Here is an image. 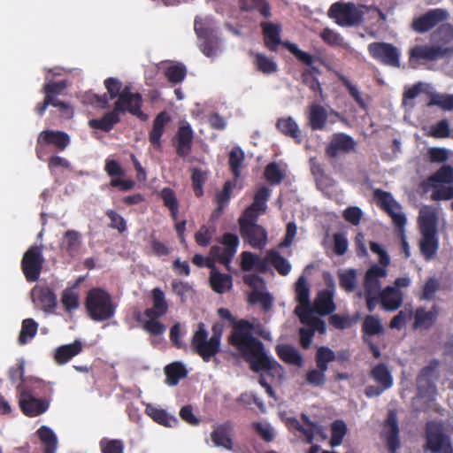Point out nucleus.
I'll return each instance as SVG.
<instances>
[{
  "label": "nucleus",
  "instance_id": "nucleus-1",
  "mask_svg": "<svg viewBox=\"0 0 453 453\" xmlns=\"http://www.w3.org/2000/svg\"><path fill=\"white\" fill-rule=\"evenodd\" d=\"M254 325L247 319L235 322L228 336V343L250 364L254 372H282V366L265 353L263 342L253 335Z\"/></svg>",
  "mask_w": 453,
  "mask_h": 453
},
{
  "label": "nucleus",
  "instance_id": "nucleus-2",
  "mask_svg": "<svg viewBox=\"0 0 453 453\" xmlns=\"http://www.w3.org/2000/svg\"><path fill=\"white\" fill-rule=\"evenodd\" d=\"M104 86L108 93L102 96L96 94L88 96V98L91 101V104H96L99 107L105 109L109 107L110 100L117 98L116 102H119L123 96L122 108H126L128 113L141 120L145 121L148 119V115L142 111L143 100L140 93H132L128 86L122 88L121 81L113 77L107 78L104 81Z\"/></svg>",
  "mask_w": 453,
  "mask_h": 453
},
{
  "label": "nucleus",
  "instance_id": "nucleus-3",
  "mask_svg": "<svg viewBox=\"0 0 453 453\" xmlns=\"http://www.w3.org/2000/svg\"><path fill=\"white\" fill-rule=\"evenodd\" d=\"M152 307L147 308L143 313L135 311L134 319L137 322L142 323V329L153 336H158L165 331V326L158 319L166 314L169 306L165 293L159 288L151 291Z\"/></svg>",
  "mask_w": 453,
  "mask_h": 453
},
{
  "label": "nucleus",
  "instance_id": "nucleus-4",
  "mask_svg": "<svg viewBox=\"0 0 453 453\" xmlns=\"http://www.w3.org/2000/svg\"><path fill=\"white\" fill-rule=\"evenodd\" d=\"M84 305L93 321H105L111 319L117 309L109 292L101 288H93L87 292Z\"/></svg>",
  "mask_w": 453,
  "mask_h": 453
},
{
  "label": "nucleus",
  "instance_id": "nucleus-5",
  "mask_svg": "<svg viewBox=\"0 0 453 453\" xmlns=\"http://www.w3.org/2000/svg\"><path fill=\"white\" fill-rule=\"evenodd\" d=\"M418 219L421 232L420 250L426 259H430L438 249L436 210L431 206L422 207Z\"/></svg>",
  "mask_w": 453,
  "mask_h": 453
},
{
  "label": "nucleus",
  "instance_id": "nucleus-6",
  "mask_svg": "<svg viewBox=\"0 0 453 453\" xmlns=\"http://www.w3.org/2000/svg\"><path fill=\"white\" fill-rule=\"evenodd\" d=\"M194 30L200 42L199 49L206 57L217 54L219 46V38L216 31L215 20L211 16H196Z\"/></svg>",
  "mask_w": 453,
  "mask_h": 453
},
{
  "label": "nucleus",
  "instance_id": "nucleus-7",
  "mask_svg": "<svg viewBox=\"0 0 453 453\" xmlns=\"http://www.w3.org/2000/svg\"><path fill=\"white\" fill-rule=\"evenodd\" d=\"M327 16L340 27H353L362 24L365 12L352 2L338 1L331 4Z\"/></svg>",
  "mask_w": 453,
  "mask_h": 453
},
{
  "label": "nucleus",
  "instance_id": "nucleus-8",
  "mask_svg": "<svg viewBox=\"0 0 453 453\" xmlns=\"http://www.w3.org/2000/svg\"><path fill=\"white\" fill-rule=\"evenodd\" d=\"M191 346L204 362H209L220 350V332L208 339L204 324L201 322L191 339Z\"/></svg>",
  "mask_w": 453,
  "mask_h": 453
},
{
  "label": "nucleus",
  "instance_id": "nucleus-9",
  "mask_svg": "<svg viewBox=\"0 0 453 453\" xmlns=\"http://www.w3.org/2000/svg\"><path fill=\"white\" fill-rule=\"evenodd\" d=\"M453 168L449 165L441 166L425 183L433 189V200H448L453 197Z\"/></svg>",
  "mask_w": 453,
  "mask_h": 453
},
{
  "label": "nucleus",
  "instance_id": "nucleus-10",
  "mask_svg": "<svg viewBox=\"0 0 453 453\" xmlns=\"http://www.w3.org/2000/svg\"><path fill=\"white\" fill-rule=\"evenodd\" d=\"M44 262L42 246L32 245L23 254L20 266L28 282H35L39 280Z\"/></svg>",
  "mask_w": 453,
  "mask_h": 453
},
{
  "label": "nucleus",
  "instance_id": "nucleus-11",
  "mask_svg": "<svg viewBox=\"0 0 453 453\" xmlns=\"http://www.w3.org/2000/svg\"><path fill=\"white\" fill-rule=\"evenodd\" d=\"M373 199L375 203L391 217L395 225L403 232V228L406 223V218L402 211V207L393 198L392 195L377 188L373 191Z\"/></svg>",
  "mask_w": 453,
  "mask_h": 453
},
{
  "label": "nucleus",
  "instance_id": "nucleus-12",
  "mask_svg": "<svg viewBox=\"0 0 453 453\" xmlns=\"http://www.w3.org/2000/svg\"><path fill=\"white\" fill-rule=\"evenodd\" d=\"M16 388L19 393V407L26 416L35 417L48 410L49 402L35 397L23 383H19Z\"/></svg>",
  "mask_w": 453,
  "mask_h": 453
},
{
  "label": "nucleus",
  "instance_id": "nucleus-13",
  "mask_svg": "<svg viewBox=\"0 0 453 453\" xmlns=\"http://www.w3.org/2000/svg\"><path fill=\"white\" fill-rule=\"evenodd\" d=\"M220 242L224 248L213 245L211 247L210 254L224 265L227 270H230L231 261L240 243L239 238L234 234L226 233L222 235Z\"/></svg>",
  "mask_w": 453,
  "mask_h": 453
},
{
  "label": "nucleus",
  "instance_id": "nucleus-14",
  "mask_svg": "<svg viewBox=\"0 0 453 453\" xmlns=\"http://www.w3.org/2000/svg\"><path fill=\"white\" fill-rule=\"evenodd\" d=\"M296 301L298 305L296 307L295 313L300 319L302 323L307 321L311 311V288L305 276L301 275L295 284Z\"/></svg>",
  "mask_w": 453,
  "mask_h": 453
},
{
  "label": "nucleus",
  "instance_id": "nucleus-15",
  "mask_svg": "<svg viewBox=\"0 0 453 453\" xmlns=\"http://www.w3.org/2000/svg\"><path fill=\"white\" fill-rule=\"evenodd\" d=\"M70 143L69 135L63 131L43 130L36 141L35 153L39 159L42 160L45 145H54L58 150L62 151Z\"/></svg>",
  "mask_w": 453,
  "mask_h": 453
},
{
  "label": "nucleus",
  "instance_id": "nucleus-16",
  "mask_svg": "<svg viewBox=\"0 0 453 453\" xmlns=\"http://www.w3.org/2000/svg\"><path fill=\"white\" fill-rule=\"evenodd\" d=\"M426 443L433 453H453L449 438L442 433L441 422L428 423L426 428Z\"/></svg>",
  "mask_w": 453,
  "mask_h": 453
},
{
  "label": "nucleus",
  "instance_id": "nucleus-17",
  "mask_svg": "<svg viewBox=\"0 0 453 453\" xmlns=\"http://www.w3.org/2000/svg\"><path fill=\"white\" fill-rule=\"evenodd\" d=\"M334 282L333 279L326 281V288L318 292L314 300L313 309L320 316L332 314L336 310L334 302Z\"/></svg>",
  "mask_w": 453,
  "mask_h": 453
},
{
  "label": "nucleus",
  "instance_id": "nucleus-18",
  "mask_svg": "<svg viewBox=\"0 0 453 453\" xmlns=\"http://www.w3.org/2000/svg\"><path fill=\"white\" fill-rule=\"evenodd\" d=\"M124 101L123 96L119 102H115L113 109L106 113L100 119H92L88 121V126L93 129H98L104 132H110L113 129L114 126L120 122V113L127 112L126 108L121 107V103Z\"/></svg>",
  "mask_w": 453,
  "mask_h": 453
},
{
  "label": "nucleus",
  "instance_id": "nucleus-19",
  "mask_svg": "<svg viewBox=\"0 0 453 453\" xmlns=\"http://www.w3.org/2000/svg\"><path fill=\"white\" fill-rule=\"evenodd\" d=\"M370 250L377 255L379 265H370V296L373 286V280L377 278H385L388 275L387 267L390 264V257L385 249L376 242H370Z\"/></svg>",
  "mask_w": 453,
  "mask_h": 453
},
{
  "label": "nucleus",
  "instance_id": "nucleus-20",
  "mask_svg": "<svg viewBox=\"0 0 453 453\" xmlns=\"http://www.w3.org/2000/svg\"><path fill=\"white\" fill-rule=\"evenodd\" d=\"M68 86V82L66 80H62L58 81H50L46 82L42 87V93L44 94V100L41 103H38L35 106V112L39 116H42L49 107L50 104H52L55 100H57V96L62 95L64 91L66 89Z\"/></svg>",
  "mask_w": 453,
  "mask_h": 453
},
{
  "label": "nucleus",
  "instance_id": "nucleus-21",
  "mask_svg": "<svg viewBox=\"0 0 453 453\" xmlns=\"http://www.w3.org/2000/svg\"><path fill=\"white\" fill-rule=\"evenodd\" d=\"M370 55L388 65L400 67V53L392 44L384 42L370 43Z\"/></svg>",
  "mask_w": 453,
  "mask_h": 453
},
{
  "label": "nucleus",
  "instance_id": "nucleus-22",
  "mask_svg": "<svg viewBox=\"0 0 453 453\" xmlns=\"http://www.w3.org/2000/svg\"><path fill=\"white\" fill-rule=\"evenodd\" d=\"M242 237L255 249H263L267 242V231L258 224H242L240 228Z\"/></svg>",
  "mask_w": 453,
  "mask_h": 453
},
{
  "label": "nucleus",
  "instance_id": "nucleus-23",
  "mask_svg": "<svg viewBox=\"0 0 453 453\" xmlns=\"http://www.w3.org/2000/svg\"><path fill=\"white\" fill-rule=\"evenodd\" d=\"M194 133L188 123L182 124L179 127L174 135V144L176 153L179 157L185 158L188 157L193 147Z\"/></svg>",
  "mask_w": 453,
  "mask_h": 453
},
{
  "label": "nucleus",
  "instance_id": "nucleus-24",
  "mask_svg": "<svg viewBox=\"0 0 453 453\" xmlns=\"http://www.w3.org/2000/svg\"><path fill=\"white\" fill-rule=\"evenodd\" d=\"M449 13L443 9H434L429 11L425 15L413 20L412 27L418 33H425L440 22L448 19Z\"/></svg>",
  "mask_w": 453,
  "mask_h": 453
},
{
  "label": "nucleus",
  "instance_id": "nucleus-25",
  "mask_svg": "<svg viewBox=\"0 0 453 453\" xmlns=\"http://www.w3.org/2000/svg\"><path fill=\"white\" fill-rule=\"evenodd\" d=\"M234 425L231 421H226L218 425L211 433L210 436L215 447H221L227 450H232Z\"/></svg>",
  "mask_w": 453,
  "mask_h": 453
},
{
  "label": "nucleus",
  "instance_id": "nucleus-26",
  "mask_svg": "<svg viewBox=\"0 0 453 453\" xmlns=\"http://www.w3.org/2000/svg\"><path fill=\"white\" fill-rule=\"evenodd\" d=\"M354 140L342 133L334 134L326 147V153L331 157H336L341 153H349L355 148Z\"/></svg>",
  "mask_w": 453,
  "mask_h": 453
},
{
  "label": "nucleus",
  "instance_id": "nucleus-27",
  "mask_svg": "<svg viewBox=\"0 0 453 453\" xmlns=\"http://www.w3.org/2000/svg\"><path fill=\"white\" fill-rule=\"evenodd\" d=\"M372 377L378 386L374 387L370 385V396L379 395L393 385V379L390 372L384 365L376 366L372 370Z\"/></svg>",
  "mask_w": 453,
  "mask_h": 453
},
{
  "label": "nucleus",
  "instance_id": "nucleus-28",
  "mask_svg": "<svg viewBox=\"0 0 453 453\" xmlns=\"http://www.w3.org/2000/svg\"><path fill=\"white\" fill-rule=\"evenodd\" d=\"M284 47L289 52H291L300 62L310 67V69L303 73H307V77H315L316 74L320 73L319 69L313 65L315 58L312 55L300 50L296 44L289 42H284Z\"/></svg>",
  "mask_w": 453,
  "mask_h": 453
},
{
  "label": "nucleus",
  "instance_id": "nucleus-29",
  "mask_svg": "<svg viewBox=\"0 0 453 453\" xmlns=\"http://www.w3.org/2000/svg\"><path fill=\"white\" fill-rule=\"evenodd\" d=\"M81 245V235L76 230H67L60 242V250L73 257L79 254Z\"/></svg>",
  "mask_w": 453,
  "mask_h": 453
},
{
  "label": "nucleus",
  "instance_id": "nucleus-30",
  "mask_svg": "<svg viewBox=\"0 0 453 453\" xmlns=\"http://www.w3.org/2000/svg\"><path fill=\"white\" fill-rule=\"evenodd\" d=\"M260 26L263 30L265 45L269 50L276 51L280 44L284 46V42L280 40V27L279 25L262 22Z\"/></svg>",
  "mask_w": 453,
  "mask_h": 453
},
{
  "label": "nucleus",
  "instance_id": "nucleus-31",
  "mask_svg": "<svg viewBox=\"0 0 453 453\" xmlns=\"http://www.w3.org/2000/svg\"><path fill=\"white\" fill-rule=\"evenodd\" d=\"M380 299L385 310L394 311L402 305L403 294L399 289L388 286L380 292Z\"/></svg>",
  "mask_w": 453,
  "mask_h": 453
},
{
  "label": "nucleus",
  "instance_id": "nucleus-32",
  "mask_svg": "<svg viewBox=\"0 0 453 453\" xmlns=\"http://www.w3.org/2000/svg\"><path fill=\"white\" fill-rule=\"evenodd\" d=\"M171 120L166 111L159 112L153 120V127L150 132V142L157 149L161 148V137L165 131V125Z\"/></svg>",
  "mask_w": 453,
  "mask_h": 453
},
{
  "label": "nucleus",
  "instance_id": "nucleus-33",
  "mask_svg": "<svg viewBox=\"0 0 453 453\" xmlns=\"http://www.w3.org/2000/svg\"><path fill=\"white\" fill-rule=\"evenodd\" d=\"M82 350V343L75 340L73 343L62 345L56 349L54 360L58 365H65Z\"/></svg>",
  "mask_w": 453,
  "mask_h": 453
},
{
  "label": "nucleus",
  "instance_id": "nucleus-34",
  "mask_svg": "<svg viewBox=\"0 0 453 453\" xmlns=\"http://www.w3.org/2000/svg\"><path fill=\"white\" fill-rule=\"evenodd\" d=\"M383 433L386 436L388 449L395 453L400 446L398 440V426L395 414L391 411L388 414V420L385 424Z\"/></svg>",
  "mask_w": 453,
  "mask_h": 453
},
{
  "label": "nucleus",
  "instance_id": "nucleus-35",
  "mask_svg": "<svg viewBox=\"0 0 453 453\" xmlns=\"http://www.w3.org/2000/svg\"><path fill=\"white\" fill-rule=\"evenodd\" d=\"M444 50L437 46H416L410 51V61L436 60L442 58Z\"/></svg>",
  "mask_w": 453,
  "mask_h": 453
},
{
  "label": "nucleus",
  "instance_id": "nucleus-36",
  "mask_svg": "<svg viewBox=\"0 0 453 453\" xmlns=\"http://www.w3.org/2000/svg\"><path fill=\"white\" fill-rule=\"evenodd\" d=\"M328 114L324 106L312 104L309 106L308 119L312 130H323L326 125Z\"/></svg>",
  "mask_w": 453,
  "mask_h": 453
},
{
  "label": "nucleus",
  "instance_id": "nucleus-37",
  "mask_svg": "<svg viewBox=\"0 0 453 453\" xmlns=\"http://www.w3.org/2000/svg\"><path fill=\"white\" fill-rule=\"evenodd\" d=\"M210 286L218 294H223L233 287V277L227 273H221L216 269L210 272Z\"/></svg>",
  "mask_w": 453,
  "mask_h": 453
},
{
  "label": "nucleus",
  "instance_id": "nucleus-38",
  "mask_svg": "<svg viewBox=\"0 0 453 453\" xmlns=\"http://www.w3.org/2000/svg\"><path fill=\"white\" fill-rule=\"evenodd\" d=\"M276 353L286 364L294 365L299 367L303 365V360L302 355L291 345H278L276 347Z\"/></svg>",
  "mask_w": 453,
  "mask_h": 453
},
{
  "label": "nucleus",
  "instance_id": "nucleus-39",
  "mask_svg": "<svg viewBox=\"0 0 453 453\" xmlns=\"http://www.w3.org/2000/svg\"><path fill=\"white\" fill-rule=\"evenodd\" d=\"M253 57V65L257 71L264 74H272L278 71V65L272 58L260 52H250Z\"/></svg>",
  "mask_w": 453,
  "mask_h": 453
},
{
  "label": "nucleus",
  "instance_id": "nucleus-40",
  "mask_svg": "<svg viewBox=\"0 0 453 453\" xmlns=\"http://www.w3.org/2000/svg\"><path fill=\"white\" fill-rule=\"evenodd\" d=\"M266 260L282 276L288 275L291 271L292 266L289 261L276 250L272 249L266 251Z\"/></svg>",
  "mask_w": 453,
  "mask_h": 453
},
{
  "label": "nucleus",
  "instance_id": "nucleus-41",
  "mask_svg": "<svg viewBox=\"0 0 453 453\" xmlns=\"http://www.w3.org/2000/svg\"><path fill=\"white\" fill-rule=\"evenodd\" d=\"M37 435L43 446L44 453H55L57 450L58 438L52 429L42 426L37 430Z\"/></svg>",
  "mask_w": 453,
  "mask_h": 453
},
{
  "label": "nucleus",
  "instance_id": "nucleus-42",
  "mask_svg": "<svg viewBox=\"0 0 453 453\" xmlns=\"http://www.w3.org/2000/svg\"><path fill=\"white\" fill-rule=\"evenodd\" d=\"M147 414L159 425L172 427L178 424V419L170 415L166 411L157 407L148 405L146 408Z\"/></svg>",
  "mask_w": 453,
  "mask_h": 453
},
{
  "label": "nucleus",
  "instance_id": "nucleus-43",
  "mask_svg": "<svg viewBox=\"0 0 453 453\" xmlns=\"http://www.w3.org/2000/svg\"><path fill=\"white\" fill-rule=\"evenodd\" d=\"M336 359V354L330 348L321 346L318 348L315 355L316 369L322 371L323 374L328 370L329 363Z\"/></svg>",
  "mask_w": 453,
  "mask_h": 453
},
{
  "label": "nucleus",
  "instance_id": "nucleus-44",
  "mask_svg": "<svg viewBox=\"0 0 453 453\" xmlns=\"http://www.w3.org/2000/svg\"><path fill=\"white\" fill-rule=\"evenodd\" d=\"M276 127L282 134L295 139L296 142L300 143L302 142V135L298 125L291 117L279 119Z\"/></svg>",
  "mask_w": 453,
  "mask_h": 453
},
{
  "label": "nucleus",
  "instance_id": "nucleus-45",
  "mask_svg": "<svg viewBox=\"0 0 453 453\" xmlns=\"http://www.w3.org/2000/svg\"><path fill=\"white\" fill-rule=\"evenodd\" d=\"M166 383L170 386H176L180 380L188 375V372L181 363L174 362L165 367Z\"/></svg>",
  "mask_w": 453,
  "mask_h": 453
},
{
  "label": "nucleus",
  "instance_id": "nucleus-46",
  "mask_svg": "<svg viewBox=\"0 0 453 453\" xmlns=\"http://www.w3.org/2000/svg\"><path fill=\"white\" fill-rule=\"evenodd\" d=\"M436 318L437 311L435 308L430 311L418 308L415 312L414 327L416 329H427L434 323Z\"/></svg>",
  "mask_w": 453,
  "mask_h": 453
},
{
  "label": "nucleus",
  "instance_id": "nucleus-47",
  "mask_svg": "<svg viewBox=\"0 0 453 453\" xmlns=\"http://www.w3.org/2000/svg\"><path fill=\"white\" fill-rule=\"evenodd\" d=\"M235 187V183L232 180H226L222 189L216 194L215 202L217 203V207L214 211V213L217 215H220L225 208V206L229 203L231 199V193L233 188Z\"/></svg>",
  "mask_w": 453,
  "mask_h": 453
},
{
  "label": "nucleus",
  "instance_id": "nucleus-48",
  "mask_svg": "<svg viewBox=\"0 0 453 453\" xmlns=\"http://www.w3.org/2000/svg\"><path fill=\"white\" fill-rule=\"evenodd\" d=\"M164 205L168 208L173 220H177L179 214V202L175 192L170 188H164L160 192Z\"/></svg>",
  "mask_w": 453,
  "mask_h": 453
},
{
  "label": "nucleus",
  "instance_id": "nucleus-49",
  "mask_svg": "<svg viewBox=\"0 0 453 453\" xmlns=\"http://www.w3.org/2000/svg\"><path fill=\"white\" fill-rule=\"evenodd\" d=\"M245 158L244 151L238 146L234 147L229 153V167L235 179L241 175V169Z\"/></svg>",
  "mask_w": 453,
  "mask_h": 453
},
{
  "label": "nucleus",
  "instance_id": "nucleus-50",
  "mask_svg": "<svg viewBox=\"0 0 453 453\" xmlns=\"http://www.w3.org/2000/svg\"><path fill=\"white\" fill-rule=\"evenodd\" d=\"M164 74L169 82L179 84L187 75V68L183 64L171 65L165 68Z\"/></svg>",
  "mask_w": 453,
  "mask_h": 453
},
{
  "label": "nucleus",
  "instance_id": "nucleus-51",
  "mask_svg": "<svg viewBox=\"0 0 453 453\" xmlns=\"http://www.w3.org/2000/svg\"><path fill=\"white\" fill-rule=\"evenodd\" d=\"M248 302L252 305L260 303L265 311H270L273 303V297L269 293L260 290H252L248 296Z\"/></svg>",
  "mask_w": 453,
  "mask_h": 453
},
{
  "label": "nucleus",
  "instance_id": "nucleus-52",
  "mask_svg": "<svg viewBox=\"0 0 453 453\" xmlns=\"http://www.w3.org/2000/svg\"><path fill=\"white\" fill-rule=\"evenodd\" d=\"M347 426L346 423L342 419L334 420L331 424V438H330V445L332 447H336L342 444L344 436L347 434Z\"/></svg>",
  "mask_w": 453,
  "mask_h": 453
},
{
  "label": "nucleus",
  "instance_id": "nucleus-53",
  "mask_svg": "<svg viewBox=\"0 0 453 453\" xmlns=\"http://www.w3.org/2000/svg\"><path fill=\"white\" fill-rule=\"evenodd\" d=\"M38 324L33 319H25L22 321L21 330L19 335V343L23 345L28 339H33L37 333Z\"/></svg>",
  "mask_w": 453,
  "mask_h": 453
},
{
  "label": "nucleus",
  "instance_id": "nucleus-54",
  "mask_svg": "<svg viewBox=\"0 0 453 453\" xmlns=\"http://www.w3.org/2000/svg\"><path fill=\"white\" fill-rule=\"evenodd\" d=\"M319 36L325 43L332 47L345 48L347 46V43L344 42L341 34L329 27L324 28L320 32Z\"/></svg>",
  "mask_w": 453,
  "mask_h": 453
},
{
  "label": "nucleus",
  "instance_id": "nucleus-55",
  "mask_svg": "<svg viewBox=\"0 0 453 453\" xmlns=\"http://www.w3.org/2000/svg\"><path fill=\"white\" fill-rule=\"evenodd\" d=\"M434 373L432 367H426L422 370L418 379V388L420 394H431L434 392V386L431 381V378Z\"/></svg>",
  "mask_w": 453,
  "mask_h": 453
},
{
  "label": "nucleus",
  "instance_id": "nucleus-56",
  "mask_svg": "<svg viewBox=\"0 0 453 453\" xmlns=\"http://www.w3.org/2000/svg\"><path fill=\"white\" fill-rule=\"evenodd\" d=\"M265 177L272 185L280 184L284 179V173L280 170L277 163H269L265 168Z\"/></svg>",
  "mask_w": 453,
  "mask_h": 453
},
{
  "label": "nucleus",
  "instance_id": "nucleus-57",
  "mask_svg": "<svg viewBox=\"0 0 453 453\" xmlns=\"http://www.w3.org/2000/svg\"><path fill=\"white\" fill-rule=\"evenodd\" d=\"M38 298L45 311L55 309L57 305V296L51 288L48 287L41 288Z\"/></svg>",
  "mask_w": 453,
  "mask_h": 453
},
{
  "label": "nucleus",
  "instance_id": "nucleus-58",
  "mask_svg": "<svg viewBox=\"0 0 453 453\" xmlns=\"http://www.w3.org/2000/svg\"><path fill=\"white\" fill-rule=\"evenodd\" d=\"M207 180L206 173L198 168H194L192 171L191 180L193 190L196 197H201L203 195V187Z\"/></svg>",
  "mask_w": 453,
  "mask_h": 453
},
{
  "label": "nucleus",
  "instance_id": "nucleus-59",
  "mask_svg": "<svg viewBox=\"0 0 453 453\" xmlns=\"http://www.w3.org/2000/svg\"><path fill=\"white\" fill-rule=\"evenodd\" d=\"M99 446L102 453H124V442L119 439L103 438Z\"/></svg>",
  "mask_w": 453,
  "mask_h": 453
},
{
  "label": "nucleus",
  "instance_id": "nucleus-60",
  "mask_svg": "<svg viewBox=\"0 0 453 453\" xmlns=\"http://www.w3.org/2000/svg\"><path fill=\"white\" fill-rule=\"evenodd\" d=\"M340 287L347 292H353L357 285L356 271L349 269L339 275Z\"/></svg>",
  "mask_w": 453,
  "mask_h": 453
},
{
  "label": "nucleus",
  "instance_id": "nucleus-61",
  "mask_svg": "<svg viewBox=\"0 0 453 453\" xmlns=\"http://www.w3.org/2000/svg\"><path fill=\"white\" fill-rule=\"evenodd\" d=\"M270 197V190L266 187H262L259 188L254 196V201L250 204L257 211H260L261 212H265L267 209L266 202Z\"/></svg>",
  "mask_w": 453,
  "mask_h": 453
},
{
  "label": "nucleus",
  "instance_id": "nucleus-62",
  "mask_svg": "<svg viewBox=\"0 0 453 453\" xmlns=\"http://www.w3.org/2000/svg\"><path fill=\"white\" fill-rule=\"evenodd\" d=\"M61 303L67 311H72L79 308V296L71 288L63 291Z\"/></svg>",
  "mask_w": 453,
  "mask_h": 453
},
{
  "label": "nucleus",
  "instance_id": "nucleus-63",
  "mask_svg": "<svg viewBox=\"0 0 453 453\" xmlns=\"http://www.w3.org/2000/svg\"><path fill=\"white\" fill-rule=\"evenodd\" d=\"M429 105H436L444 111H453V94L433 95Z\"/></svg>",
  "mask_w": 453,
  "mask_h": 453
},
{
  "label": "nucleus",
  "instance_id": "nucleus-64",
  "mask_svg": "<svg viewBox=\"0 0 453 453\" xmlns=\"http://www.w3.org/2000/svg\"><path fill=\"white\" fill-rule=\"evenodd\" d=\"M305 382L313 388H323L326 382V376L322 371L312 368L306 372Z\"/></svg>",
  "mask_w": 453,
  "mask_h": 453
}]
</instances>
